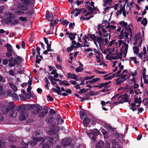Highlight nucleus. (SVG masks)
<instances>
[{
	"mask_svg": "<svg viewBox=\"0 0 148 148\" xmlns=\"http://www.w3.org/2000/svg\"><path fill=\"white\" fill-rule=\"evenodd\" d=\"M113 136H115L117 138H119L120 136H121L122 137H123V135L122 134H121L120 135H119L118 134V132H114L113 133Z\"/></svg>",
	"mask_w": 148,
	"mask_h": 148,
	"instance_id": "3c124183",
	"label": "nucleus"
},
{
	"mask_svg": "<svg viewBox=\"0 0 148 148\" xmlns=\"http://www.w3.org/2000/svg\"><path fill=\"white\" fill-rule=\"evenodd\" d=\"M5 145V143L1 141H0V148H3Z\"/></svg>",
	"mask_w": 148,
	"mask_h": 148,
	"instance_id": "6e6d98bb",
	"label": "nucleus"
},
{
	"mask_svg": "<svg viewBox=\"0 0 148 148\" xmlns=\"http://www.w3.org/2000/svg\"><path fill=\"white\" fill-rule=\"evenodd\" d=\"M130 59L131 60H132L134 61L135 63H136L137 62L136 61V57H130Z\"/></svg>",
	"mask_w": 148,
	"mask_h": 148,
	"instance_id": "680f3d73",
	"label": "nucleus"
},
{
	"mask_svg": "<svg viewBox=\"0 0 148 148\" xmlns=\"http://www.w3.org/2000/svg\"><path fill=\"white\" fill-rule=\"evenodd\" d=\"M55 119L54 117L52 116L50 118H47L46 119V121L47 123L51 124L53 123Z\"/></svg>",
	"mask_w": 148,
	"mask_h": 148,
	"instance_id": "cd10ccee",
	"label": "nucleus"
},
{
	"mask_svg": "<svg viewBox=\"0 0 148 148\" xmlns=\"http://www.w3.org/2000/svg\"><path fill=\"white\" fill-rule=\"evenodd\" d=\"M15 13L18 15H21L23 14L24 12L22 10V9H21L19 10L16 11L15 12Z\"/></svg>",
	"mask_w": 148,
	"mask_h": 148,
	"instance_id": "864d4df0",
	"label": "nucleus"
},
{
	"mask_svg": "<svg viewBox=\"0 0 148 148\" xmlns=\"http://www.w3.org/2000/svg\"><path fill=\"white\" fill-rule=\"evenodd\" d=\"M56 119V120L57 121L58 123V124H62L64 122L63 120L61 118V117L59 115H57Z\"/></svg>",
	"mask_w": 148,
	"mask_h": 148,
	"instance_id": "e433bc0d",
	"label": "nucleus"
},
{
	"mask_svg": "<svg viewBox=\"0 0 148 148\" xmlns=\"http://www.w3.org/2000/svg\"><path fill=\"white\" fill-rule=\"evenodd\" d=\"M61 144L62 146L65 147L71 145L72 143L71 139L65 138L62 140Z\"/></svg>",
	"mask_w": 148,
	"mask_h": 148,
	"instance_id": "ddd939ff",
	"label": "nucleus"
},
{
	"mask_svg": "<svg viewBox=\"0 0 148 148\" xmlns=\"http://www.w3.org/2000/svg\"><path fill=\"white\" fill-rule=\"evenodd\" d=\"M140 33H139L136 35L135 37V42L134 43V45L139 44L138 46L139 47L141 46L142 42V38L140 37Z\"/></svg>",
	"mask_w": 148,
	"mask_h": 148,
	"instance_id": "9d476101",
	"label": "nucleus"
},
{
	"mask_svg": "<svg viewBox=\"0 0 148 148\" xmlns=\"http://www.w3.org/2000/svg\"><path fill=\"white\" fill-rule=\"evenodd\" d=\"M48 110L46 108L41 106L35 107L33 111L34 114H38V116L41 118L45 116L48 113Z\"/></svg>",
	"mask_w": 148,
	"mask_h": 148,
	"instance_id": "f03ea898",
	"label": "nucleus"
},
{
	"mask_svg": "<svg viewBox=\"0 0 148 148\" xmlns=\"http://www.w3.org/2000/svg\"><path fill=\"white\" fill-rule=\"evenodd\" d=\"M128 89L130 94L132 95L134 93V89L132 87V84L129 85Z\"/></svg>",
	"mask_w": 148,
	"mask_h": 148,
	"instance_id": "473e14b6",
	"label": "nucleus"
},
{
	"mask_svg": "<svg viewBox=\"0 0 148 148\" xmlns=\"http://www.w3.org/2000/svg\"><path fill=\"white\" fill-rule=\"evenodd\" d=\"M103 3V7L107 6L108 5H110L112 3V0H102Z\"/></svg>",
	"mask_w": 148,
	"mask_h": 148,
	"instance_id": "393cba45",
	"label": "nucleus"
},
{
	"mask_svg": "<svg viewBox=\"0 0 148 148\" xmlns=\"http://www.w3.org/2000/svg\"><path fill=\"white\" fill-rule=\"evenodd\" d=\"M62 23L63 25L67 26L69 23V22L67 20H64L62 21Z\"/></svg>",
	"mask_w": 148,
	"mask_h": 148,
	"instance_id": "052dcab7",
	"label": "nucleus"
},
{
	"mask_svg": "<svg viewBox=\"0 0 148 148\" xmlns=\"http://www.w3.org/2000/svg\"><path fill=\"white\" fill-rule=\"evenodd\" d=\"M110 145L108 142H106V145L105 146V148H110Z\"/></svg>",
	"mask_w": 148,
	"mask_h": 148,
	"instance_id": "774afa93",
	"label": "nucleus"
},
{
	"mask_svg": "<svg viewBox=\"0 0 148 148\" xmlns=\"http://www.w3.org/2000/svg\"><path fill=\"white\" fill-rule=\"evenodd\" d=\"M48 140V138H47L42 142L41 144L43 145V148H49V144L48 143H47Z\"/></svg>",
	"mask_w": 148,
	"mask_h": 148,
	"instance_id": "4be33fe9",
	"label": "nucleus"
},
{
	"mask_svg": "<svg viewBox=\"0 0 148 148\" xmlns=\"http://www.w3.org/2000/svg\"><path fill=\"white\" fill-rule=\"evenodd\" d=\"M122 53L121 52L118 53V51H116V53L114 54H112L111 58L113 60H115L117 58H119L120 60H122Z\"/></svg>",
	"mask_w": 148,
	"mask_h": 148,
	"instance_id": "dca6fc26",
	"label": "nucleus"
},
{
	"mask_svg": "<svg viewBox=\"0 0 148 148\" xmlns=\"http://www.w3.org/2000/svg\"><path fill=\"white\" fill-rule=\"evenodd\" d=\"M111 100L112 101H115L114 103H120L119 102L120 101V95H118L114 96L111 99Z\"/></svg>",
	"mask_w": 148,
	"mask_h": 148,
	"instance_id": "aec40b11",
	"label": "nucleus"
},
{
	"mask_svg": "<svg viewBox=\"0 0 148 148\" xmlns=\"http://www.w3.org/2000/svg\"><path fill=\"white\" fill-rule=\"evenodd\" d=\"M87 9L89 11V12H90L92 14L95 11V13H97V8L95 7H93V8H92L90 6H88L87 7Z\"/></svg>",
	"mask_w": 148,
	"mask_h": 148,
	"instance_id": "a878e982",
	"label": "nucleus"
},
{
	"mask_svg": "<svg viewBox=\"0 0 148 148\" xmlns=\"http://www.w3.org/2000/svg\"><path fill=\"white\" fill-rule=\"evenodd\" d=\"M11 97H12L13 99L15 100H17L19 99L18 95L15 93L14 92Z\"/></svg>",
	"mask_w": 148,
	"mask_h": 148,
	"instance_id": "79ce46f5",
	"label": "nucleus"
},
{
	"mask_svg": "<svg viewBox=\"0 0 148 148\" xmlns=\"http://www.w3.org/2000/svg\"><path fill=\"white\" fill-rule=\"evenodd\" d=\"M120 101L119 102L122 103L123 102L128 101L129 99V96L127 94H125L123 95H120Z\"/></svg>",
	"mask_w": 148,
	"mask_h": 148,
	"instance_id": "a211bd4d",
	"label": "nucleus"
},
{
	"mask_svg": "<svg viewBox=\"0 0 148 148\" xmlns=\"http://www.w3.org/2000/svg\"><path fill=\"white\" fill-rule=\"evenodd\" d=\"M94 76L93 75L91 76H87L86 77H84L83 78V79L84 80H87L88 79H91L94 77Z\"/></svg>",
	"mask_w": 148,
	"mask_h": 148,
	"instance_id": "603ef678",
	"label": "nucleus"
},
{
	"mask_svg": "<svg viewBox=\"0 0 148 148\" xmlns=\"http://www.w3.org/2000/svg\"><path fill=\"white\" fill-rule=\"evenodd\" d=\"M47 100L48 101H52L53 99V98H52L51 95H48L47 96Z\"/></svg>",
	"mask_w": 148,
	"mask_h": 148,
	"instance_id": "338daca9",
	"label": "nucleus"
},
{
	"mask_svg": "<svg viewBox=\"0 0 148 148\" xmlns=\"http://www.w3.org/2000/svg\"><path fill=\"white\" fill-rule=\"evenodd\" d=\"M5 15L7 16L6 19H5V22L7 23H11L12 20L14 18L12 16V14L10 12H6L5 14Z\"/></svg>",
	"mask_w": 148,
	"mask_h": 148,
	"instance_id": "f3484780",
	"label": "nucleus"
},
{
	"mask_svg": "<svg viewBox=\"0 0 148 148\" xmlns=\"http://www.w3.org/2000/svg\"><path fill=\"white\" fill-rule=\"evenodd\" d=\"M119 24L123 27V30L125 31H132L131 26L132 27V25H128L127 23L124 21H121L119 22Z\"/></svg>",
	"mask_w": 148,
	"mask_h": 148,
	"instance_id": "1a4fd4ad",
	"label": "nucleus"
},
{
	"mask_svg": "<svg viewBox=\"0 0 148 148\" xmlns=\"http://www.w3.org/2000/svg\"><path fill=\"white\" fill-rule=\"evenodd\" d=\"M5 92L3 90V88L1 85H0V95H4Z\"/></svg>",
	"mask_w": 148,
	"mask_h": 148,
	"instance_id": "8fccbe9b",
	"label": "nucleus"
},
{
	"mask_svg": "<svg viewBox=\"0 0 148 148\" xmlns=\"http://www.w3.org/2000/svg\"><path fill=\"white\" fill-rule=\"evenodd\" d=\"M90 121L91 120L90 119L88 118H86L83 121V125L84 126H86L89 125Z\"/></svg>",
	"mask_w": 148,
	"mask_h": 148,
	"instance_id": "c85d7f7f",
	"label": "nucleus"
},
{
	"mask_svg": "<svg viewBox=\"0 0 148 148\" xmlns=\"http://www.w3.org/2000/svg\"><path fill=\"white\" fill-rule=\"evenodd\" d=\"M19 22V21L15 18H13L12 22L11 23L13 25H16Z\"/></svg>",
	"mask_w": 148,
	"mask_h": 148,
	"instance_id": "49530a36",
	"label": "nucleus"
},
{
	"mask_svg": "<svg viewBox=\"0 0 148 148\" xmlns=\"http://www.w3.org/2000/svg\"><path fill=\"white\" fill-rule=\"evenodd\" d=\"M90 37L92 39L94 40V41L97 38L95 34L90 35Z\"/></svg>",
	"mask_w": 148,
	"mask_h": 148,
	"instance_id": "0e129e2a",
	"label": "nucleus"
},
{
	"mask_svg": "<svg viewBox=\"0 0 148 148\" xmlns=\"http://www.w3.org/2000/svg\"><path fill=\"white\" fill-rule=\"evenodd\" d=\"M120 40L117 41L113 40L110 42L107 48V51H109L110 52L112 53L115 50L116 51H118L117 48L120 46L119 43Z\"/></svg>",
	"mask_w": 148,
	"mask_h": 148,
	"instance_id": "7ed1b4c3",
	"label": "nucleus"
},
{
	"mask_svg": "<svg viewBox=\"0 0 148 148\" xmlns=\"http://www.w3.org/2000/svg\"><path fill=\"white\" fill-rule=\"evenodd\" d=\"M99 133V131L97 129H94L93 130H91L90 133L86 132L87 135L91 138L92 142V143H94L96 141L95 136L98 134Z\"/></svg>",
	"mask_w": 148,
	"mask_h": 148,
	"instance_id": "6e6552de",
	"label": "nucleus"
},
{
	"mask_svg": "<svg viewBox=\"0 0 148 148\" xmlns=\"http://www.w3.org/2000/svg\"><path fill=\"white\" fill-rule=\"evenodd\" d=\"M36 137H35L39 139V138L41 139V140L42 139V138L41 137V136L42 135V132L41 131H36Z\"/></svg>",
	"mask_w": 148,
	"mask_h": 148,
	"instance_id": "7c9ffc66",
	"label": "nucleus"
},
{
	"mask_svg": "<svg viewBox=\"0 0 148 148\" xmlns=\"http://www.w3.org/2000/svg\"><path fill=\"white\" fill-rule=\"evenodd\" d=\"M74 47V46L72 45L70 47H68L67 48V51L69 52L72 51Z\"/></svg>",
	"mask_w": 148,
	"mask_h": 148,
	"instance_id": "4d7b16f0",
	"label": "nucleus"
},
{
	"mask_svg": "<svg viewBox=\"0 0 148 148\" xmlns=\"http://www.w3.org/2000/svg\"><path fill=\"white\" fill-rule=\"evenodd\" d=\"M110 74L108 75H105L104 76V79L106 80H110L112 79V78L114 77L113 75L112 76H109Z\"/></svg>",
	"mask_w": 148,
	"mask_h": 148,
	"instance_id": "58836bf2",
	"label": "nucleus"
},
{
	"mask_svg": "<svg viewBox=\"0 0 148 148\" xmlns=\"http://www.w3.org/2000/svg\"><path fill=\"white\" fill-rule=\"evenodd\" d=\"M83 65L79 62V66L78 68L76 69L75 70L76 71L77 73L81 72L83 69Z\"/></svg>",
	"mask_w": 148,
	"mask_h": 148,
	"instance_id": "2f4dec72",
	"label": "nucleus"
},
{
	"mask_svg": "<svg viewBox=\"0 0 148 148\" xmlns=\"http://www.w3.org/2000/svg\"><path fill=\"white\" fill-rule=\"evenodd\" d=\"M57 18H54L51 21V22L50 25L51 26H55L58 23V21Z\"/></svg>",
	"mask_w": 148,
	"mask_h": 148,
	"instance_id": "f704fd0d",
	"label": "nucleus"
},
{
	"mask_svg": "<svg viewBox=\"0 0 148 148\" xmlns=\"http://www.w3.org/2000/svg\"><path fill=\"white\" fill-rule=\"evenodd\" d=\"M132 31H125L123 30L121 31L120 34L119 35V38L120 39H125L127 40V43H129L128 36H130L132 35Z\"/></svg>",
	"mask_w": 148,
	"mask_h": 148,
	"instance_id": "39448f33",
	"label": "nucleus"
},
{
	"mask_svg": "<svg viewBox=\"0 0 148 148\" xmlns=\"http://www.w3.org/2000/svg\"><path fill=\"white\" fill-rule=\"evenodd\" d=\"M86 110L83 109H82L80 111L79 113L80 117L82 119H83L84 118V116L86 113Z\"/></svg>",
	"mask_w": 148,
	"mask_h": 148,
	"instance_id": "72a5a7b5",
	"label": "nucleus"
},
{
	"mask_svg": "<svg viewBox=\"0 0 148 148\" xmlns=\"http://www.w3.org/2000/svg\"><path fill=\"white\" fill-rule=\"evenodd\" d=\"M76 35L77 34L76 33H71V34H70V35L69 36V37L71 40H72L75 38Z\"/></svg>",
	"mask_w": 148,
	"mask_h": 148,
	"instance_id": "37998d69",
	"label": "nucleus"
},
{
	"mask_svg": "<svg viewBox=\"0 0 148 148\" xmlns=\"http://www.w3.org/2000/svg\"><path fill=\"white\" fill-rule=\"evenodd\" d=\"M25 105L17 106L14 109L11 110V116L13 117H15L17 114L18 112L23 110L25 107Z\"/></svg>",
	"mask_w": 148,
	"mask_h": 148,
	"instance_id": "0eeeda50",
	"label": "nucleus"
},
{
	"mask_svg": "<svg viewBox=\"0 0 148 148\" xmlns=\"http://www.w3.org/2000/svg\"><path fill=\"white\" fill-rule=\"evenodd\" d=\"M141 99L140 97H135V103L140 104L141 103Z\"/></svg>",
	"mask_w": 148,
	"mask_h": 148,
	"instance_id": "c03bdc74",
	"label": "nucleus"
},
{
	"mask_svg": "<svg viewBox=\"0 0 148 148\" xmlns=\"http://www.w3.org/2000/svg\"><path fill=\"white\" fill-rule=\"evenodd\" d=\"M146 69L145 68H144L143 70V76L144 82L145 81L148 79V75H146Z\"/></svg>",
	"mask_w": 148,
	"mask_h": 148,
	"instance_id": "c9c22d12",
	"label": "nucleus"
},
{
	"mask_svg": "<svg viewBox=\"0 0 148 148\" xmlns=\"http://www.w3.org/2000/svg\"><path fill=\"white\" fill-rule=\"evenodd\" d=\"M67 75L68 78L74 79L77 81L79 80L77 76L74 73H69L67 74Z\"/></svg>",
	"mask_w": 148,
	"mask_h": 148,
	"instance_id": "412c9836",
	"label": "nucleus"
},
{
	"mask_svg": "<svg viewBox=\"0 0 148 148\" xmlns=\"http://www.w3.org/2000/svg\"><path fill=\"white\" fill-rule=\"evenodd\" d=\"M22 60V58L18 56L14 60L13 62L16 64H18L21 63Z\"/></svg>",
	"mask_w": 148,
	"mask_h": 148,
	"instance_id": "b1692460",
	"label": "nucleus"
},
{
	"mask_svg": "<svg viewBox=\"0 0 148 148\" xmlns=\"http://www.w3.org/2000/svg\"><path fill=\"white\" fill-rule=\"evenodd\" d=\"M134 52V53L138 55L139 51V49L138 47L135 46L133 48Z\"/></svg>",
	"mask_w": 148,
	"mask_h": 148,
	"instance_id": "a18cd8bd",
	"label": "nucleus"
},
{
	"mask_svg": "<svg viewBox=\"0 0 148 148\" xmlns=\"http://www.w3.org/2000/svg\"><path fill=\"white\" fill-rule=\"evenodd\" d=\"M14 105L12 102L9 103L7 105V107L6 108L5 111L3 110V112L4 114H6L8 112L14 109Z\"/></svg>",
	"mask_w": 148,
	"mask_h": 148,
	"instance_id": "4468645a",
	"label": "nucleus"
},
{
	"mask_svg": "<svg viewBox=\"0 0 148 148\" xmlns=\"http://www.w3.org/2000/svg\"><path fill=\"white\" fill-rule=\"evenodd\" d=\"M121 77L125 80L129 78V73L127 70H125L123 71L122 73Z\"/></svg>",
	"mask_w": 148,
	"mask_h": 148,
	"instance_id": "6ab92c4d",
	"label": "nucleus"
},
{
	"mask_svg": "<svg viewBox=\"0 0 148 148\" xmlns=\"http://www.w3.org/2000/svg\"><path fill=\"white\" fill-rule=\"evenodd\" d=\"M5 46L6 47L8 50V52L6 53L7 56L8 57L11 56L12 55V54L14 53L12 46L9 43L5 45Z\"/></svg>",
	"mask_w": 148,
	"mask_h": 148,
	"instance_id": "9b49d317",
	"label": "nucleus"
},
{
	"mask_svg": "<svg viewBox=\"0 0 148 148\" xmlns=\"http://www.w3.org/2000/svg\"><path fill=\"white\" fill-rule=\"evenodd\" d=\"M121 70H120L117 72L113 74L114 77L116 76L117 77L119 76H121L120 73H121Z\"/></svg>",
	"mask_w": 148,
	"mask_h": 148,
	"instance_id": "13d9d810",
	"label": "nucleus"
},
{
	"mask_svg": "<svg viewBox=\"0 0 148 148\" xmlns=\"http://www.w3.org/2000/svg\"><path fill=\"white\" fill-rule=\"evenodd\" d=\"M120 8V10L121 12V13L122 12H123L126 11L125 7L123 6L122 5H121Z\"/></svg>",
	"mask_w": 148,
	"mask_h": 148,
	"instance_id": "5fc2aeb1",
	"label": "nucleus"
},
{
	"mask_svg": "<svg viewBox=\"0 0 148 148\" xmlns=\"http://www.w3.org/2000/svg\"><path fill=\"white\" fill-rule=\"evenodd\" d=\"M111 82H105V83H103V87L104 88H106L108 87V85Z\"/></svg>",
	"mask_w": 148,
	"mask_h": 148,
	"instance_id": "69168bd1",
	"label": "nucleus"
},
{
	"mask_svg": "<svg viewBox=\"0 0 148 148\" xmlns=\"http://www.w3.org/2000/svg\"><path fill=\"white\" fill-rule=\"evenodd\" d=\"M100 80V79L99 77H97L96 78L93 79L92 80H90V82H91L92 84L95 83Z\"/></svg>",
	"mask_w": 148,
	"mask_h": 148,
	"instance_id": "de8ad7c7",
	"label": "nucleus"
},
{
	"mask_svg": "<svg viewBox=\"0 0 148 148\" xmlns=\"http://www.w3.org/2000/svg\"><path fill=\"white\" fill-rule=\"evenodd\" d=\"M23 3L26 5H29L31 3V0H21Z\"/></svg>",
	"mask_w": 148,
	"mask_h": 148,
	"instance_id": "ea45409f",
	"label": "nucleus"
},
{
	"mask_svg": "<svg viewBox=\"0 0 148 148\" xmlns=\"http://www.w3.org/2000/svg\"><path fill=\"white\" fill-rule=\"evenodd\" d=\"M10 86L11 87L13 91L16 92L17 90V87L13 85L12 83H10L9 84Z\"/></svg>",
	"mask_w": 148,
	"mask_h": 148,
	"instance_id": "a19ab883",
	"label": "nucleus"
},
{
	"mask_svg": "<svg viewBox=\"0 0 148 148\" xmlns=\"http://www.w3.org/2000/svg\"><path fill=\"white\" fill-rule=\"evenodd\" d=\"M83 38L84 40V44L82 46V47H89L90 44L89 43L87 42V37L85 36V37H83Z\"/></svg>",
	"mask_w": 148,
	"mask_h": 148,
	"instance_id": "bb28decb",
	"label": "nucleus"
},
{
	"mask_svg": "<svg viewBox=\"0 0 148 148\" xmlns=\"http://www.w3.org/2000/svg\"><path fill=\"white\" fill-rule=\"evenodd\" d=\"M33 140L34 142L32 141L30 142L29 144L31 145L35 146L36 145L38 142L41 140V139L39 138L38 139L36 137H33Z\"/></svg>",
	"mask_w": 148,
	"mask_h": 148,
	"instance_id": "5701e85b",
	"label": "nucleus"
},
{
	"mask_svg": "<svg viewBox=\"0 0 148 148\" xmlns=\"http://www.w3.org/2000/svg\"><path fill=\"white\" fill-rule=\"evenodd\" d=\"M141 23L144 26L146 25L147 24V20L146 18H144L141 21Z\"/></svg>",
	"mask_w": 148,
	"mask_h": 148,
	"instance_id": "09e8293b",
	"label": "nucleus"
},
{
	"mask_svg": "<svg viewBox=\"0 0 148 148\" xmlns=\"http://www.w3.org/2000/svg\"><path fill=\"white\" fill-rule=\"evenodd\" d=\"M29 115L28 113L25 110L22 111L19 116V119L21 121L25 120Z\"/></svg>",
	"mask_w": 148,
	"mask_h": 148,
	"instance_id": "f8f14e48",
	"label": "nucleus"
},
{
	"mask_svg": "<svg viewBox=\"0 0 148 148\" xmlns=\"http://www.w3.org/2000/svg\"><path fill=\"white\" fill-rule=\"evenodd\" d=\"M13 93L11 90H8L7 92V94L8 95L11 97Z\"/></svg>",
	"mask_w": 148,
	"mask_h": 148,
	"instance_id": "bf43d9fd",
	"label": "nucleus"
},
{
	"mask_svg": "<svg viewBox=\"0 0 148 148\" xmlns=\"http://www.w3.org/2000/svg\"><path fill=\"white\" fill-rule=\"evenodd\" d=\"M104 142L102 141H99L97 143L96 148H104Z\"/></svg>",
	"mask_w": 148,
	"mask_h": 148,
	"instance_id": "c756f323",
	"label": "nucleus"
},
{
	"mask_svg": "<svg viewBox=\"0 0 148 148\" xmlns=\"http://www.w3.org/2000/svg\"><path fill=\"white\" fill-rule=\"evenodd\" d=\"M125 80L121 77V78L118 79L116 80V84H120L123 82Z\"/></svg>",
	"mask_w": 148,
	"mask_h": 148,
	"instance_id": "4c0bfd02",
	"label": "nucleus"
},
{
	"mask_svg": "<svg viewBox=\"0 0 148 148\" xmlns=\"http://www.w3.org/2000/svg\"><path fill=\"white\" fill-rule=\"evenodd\" d=\"M120 46L121 45V51L124 54L125 57L126 56L128 48V45L127 44L126 41L120 40L119 42Z\"/></svg>",
	"mask_w": 148,
	"mask_h": 148,
	"instance_id": "423d86ee",
	"label": "nucleus"
},
{
	"mask_svg": "<svg viewBox=\"0 0 148 148\" xmlns=\"http://www.w3.org/2000/svg\"><path fill=\"white\" fill-rule=\"evenodd\" d=\"M50 135L49 141V143L51 144H55L56 141L59 139V136L54 131V129L50 130L48 132Z\"/></svg>",
	"mask_w": 148,
	"mask_h": 148,
	"instance_id": "20e7f679",
	"label": "nucleus"
},
{
	"mask_svg": "<svg viewBox=\"0 0 148 148\" xmlns=\"http://www.w3.org/2000/svg\"><path fill=\"white\" fill-rule=\"evenodd\" d=\"M46 17L48 20L51 21L54 18H57L58 16L56 15H54L53 16V14H51L50 12L49 11L47 10L46 11Z\"/></svg>",
	"mask_w": 148,
	"mask_h": 148,
	"instance_id": "2eb2a0df",
	"label": "nucleus"
},
{
	"mask_svg": "<svg viewBox=\"0 0 148 148\" xmlns=\"http://www.w3.org/2000/svg\"><path fill=\"white\" fill-rule=\"evenodd\" d=\"M141 53H142V54L143 55H144V56L145 55H148L147 54L146 52V49L145 47H144L143 48V51L142 52H141Z\"/></svg>",
	"mask_w": 148,
	"mask_h": 148,
	"instance_id": "e2e57ef3",
	"label": "nucleus"
},
{
	"mask_svg": "<svg viewBox=\"0 0 148 148\" xmlns=\"http://www.w3.org/2000/svg\"><path fill=\"white\" fill-rule=\"evenodd\" d=\"M101 25H98L97 26L98 33L100 37H98L94 41V44L96 47H98L97 43L101 49L104 48V47L108 44L109 39H110V33L112 30L116 29V27L114 25H110L109 23H108V25L105 28H103Z\"/></svg>",
	"mask_w": 148,
	"mask_h": 148,
	"instance_id": "f257e3e1",
	"label": "nucleus"
}]
</instances>
